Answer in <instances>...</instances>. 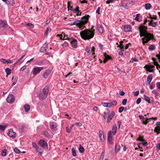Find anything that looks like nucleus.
Returning a JSON list of instances; mask_svg holds the SVG:
<instances>
[{
    "label": "nucleus",
    "mask_w": 160,
    "mask_h": 160,
    "mask_svg": "<svg viewBox=\"0 0 160 160\" xmlns=\"http://www.w3.org/2000/svg\"><path fill=\"white\" fill-rule=\"evenodd\" d=\"M140 37H144L142 40V43L144 45L145 43L148 42L150 40L153 39V36L150 33H148L146 30L147 27L144 26H141L139 28Z\"/></svg>",
    "instance_id": "nucleus-1"
},
{
    "label": "nucleus",
    "mask_w": 160,
    "mask_h": 160,
    "mask_svg": "<svg viewBox=\"0 0 160 160\" xmlns=\"http://www.w3.org/2000/svg\"><path fill=\"white\" fill-rule=\"evenodd\" d=\"M95 30L92 26L90 29H86L80 32L81 38L84 40H89L92 38L95 34Z\"/></svg>",
    "instance_id": "nucleus-2"
},
{
    "label": "nucleus",
    "mask_w": 160,
    "mask_h": 160,
    "mask_svg": "<svg viewBox=\"0 0 160 160\" xmlns=\"http://www.w3.org/2000/svg\"><path fill=\"white\" fill-rule=\"evenodd\" d=\"M90 16L88 15H86L83 17L80 20H77L73 23H71L70 25L73 26L75 25L78 26L79 28L82 30L85 28L84 25L88 22L89 18Z\"/></svg>",
    "instance_id": "nucleus-3"
},
{
    "label": "nucleus",
    "mask_w": 160,
    "mask_h": 160,
    "mask_svg": "<svg viewBox=\"0 0 160 160\" xmlns=\"http://www.w3.org/2000/svg\"><path fill=\"white\" fill-rule=\"evenodd\" d=\"M113 135L112 134V131H108V141L109 144H112L113 143Z\"/></svg>",
    "instance_id": "nucleus-4"
},
{
    "label": "nucleus",
    "mask_w": 160,
    "mask_h": 160,
    "mask_svg": "<svg viewBox=\"0 0 160 160\" xmlns=\"http://www.w3.org/2000/svg\"><path fill=\"white\" fill-rule=\"evenodd\" d=\"M68 41L70 42L72 46L75 48H76L77 47V42L76 39H75L73 38L68 39Z\"/></svg>",
    "instance_id": "nucleus-5"
},
{
    "label": "nucleus",
    "mask_w": 160,
    "mask_h": 160,
    "mask_svg": "<svg viewBox=\"0 0 160 160\" xmlns=\"http://www.w3.org/2000/svg\"><path fill=\"white\" fill-rule=\"evenodd\" d=\"M8 27L6 21L0 20V29H4L8 28Z\"/></svg>",
    "instance_id": "nucleus-6"
},
{
    "label": "nucleus",
    "mask_w": 160,
    "mask_h": 160,
    "mask_svg": "<svg viewBox=\"0 0 160 160\" xmlns=\"http://www.w3.org/2000/svg\"><path fill=\"white\" fill-rule=\"evenodd\" d=\"M38 144L43 148H48V144L43 139H40L38 142Z\"/></svg>",
    "instance_id": "nucleus-7"
},
{
    "label": "nucleus",
    "mask_w": 160,
    "mask_h": 160,
    "mask_svg": "<svg viewBox=\"0 0 160 160\" xmlns=\"http://www.w3.org/2000/svg\"><path fill=\"white\" fill-rule=\"evenodd\" d=\"M43 69V67H35L33 70V74L36 76L37 74L39 73L40 71Z\"/></svg>",
    "instance_id": "nucleus-8"
},
{
    "label": "nucleus",
    "mask_w": 160,
    "mask_h": 160,
    "mask_svg": "<svg viewBox=\"0 0 160 160\" xmlns=\"http://www.w3.org/2000/svg\"><path fill=\"white\" fill-rule=\"evenodd\" d=\"M14 96L12 94L9 95L7 98L8 102L11 104L12 103L14 102Z\"/></svg>",
    "instance_id": "nucleus-9"
},
{
    "label": "nucleus",
    "mask_w": 160,
    "mask_h": 160,
    "mask_svg": "<svg viewBox=\"0 0 160 160\" xmlns=\"http://www.w3.org/2000/svg\"><path fill=\"white\" fill-rule=\"evenodd\" d=\"M49 127L52 131L57 130V125L55 122H51L49 124Z\"/></svg>",
    "instance_id": "nucleus-10"
},
{
    "label": "nucleus",
    "mask_w": 160,
    "mask_h": 160,
    "mask_svg": "<svg viewBox=\"0 0 160 160\" xmlns=\"http://www.w3.org/2000/svg\"><path fill=\"white\" fill-rule=\"evenodd\" d=\"M16 132H14L12 129H11L8 130V135L10 137L12 138H14L16 136Z\"/></svg>",
    "instance_id": "nucleus-11"
},
{
    "label": "nucleus",
    "mask_w": 160,
    "mask_h": 160,
    "mask_svg": "<svg viewBox=\"0 0 160 160\" xmlns=\"http://www.w3.org/2000/svg\"><path fill=\"white\" fill-rule=\"evenodd\" d=\"M48 96L46 93H44L42 92L39 95V98L40 100H44Z\"/></svg>",
    "instance_id": "nucleus-12"
},
{
    "label": "nucleus",
    "mask_w": 160,
    "mask_h": 160,
    "mask_svg": "<svg viewBox=\"0 0 160 160\" xmlns=\"http://www.w3.org/2000/svg\"><path fill=\"white\" fill-rule=\"evenodd\" d=\"M3 2L6 3V4L10 6H13L14 4V1L13 0H2Z\"/></svg>",
    "instance_id": "nucleus-13"
},
{
    "label": "nucleus",
    "mask_w": 160,
    "mask_h": 160,
    "mask_svg": "<svg viewBox=\"0 0 160 160\" xmlns=\"http://www.w3.org/2000/svg\"><path fill=\"white\" fill-rule=\"evenodd\" d=\"M108 117L107 118V122H110V120L112 119L113 117L115 115V113L114 112L112 111L110 114H108Z\"/></svg>",
    "instance_id": "nucleus-14"
},
{
    "label": "nucleus",
    "mask_w": 160,
    "mask_h": 160,
    "mask_svg": "<svg viewBox=\"0 0 160 160\" xmlns=\"http://www.w3.org/2000/svg\"><path fill=\"white\" fill-rule=\"evenodd\" d=\"M146 67H147V70L149 72H152L153 71V68H154V66L153 65H149L148 66L147 65H146L144 68H145Z\"/></svg>",
    "instance_id": "nucleus-15"
},
{
    "label": "nucleus",
    "mask_w": 160,
    "mask_h": 160,
    "mask_svg": "<svg viewBox=\"0 0 160 160\" xmlns=\"http://www.w3.org/2000/svg\"><path fill=\"white\" fill-rule=\"evenodd\" d=\"M48 45L46 43L44 44L41 48L40 51L41 52H44L46 51V48H47Z\"/></svg>",
    "instance_id": "nucleus-16"
},
{
    "label": "nucleus",
    "mask_w": 160,
    "mask_h": 160,
    "mask_svg": "<svg viewBox=\"0 0 160 160\" xmlns=\"http://www.w3.org/2000/svg\"><path fill=\"white\" fill-rule=\"evenodd\" d=\"M124 31L126 32H130L131 31V27L129 25H126L124 27Z\"/></svg>",
    "instance_id": "nucleus-17"
},
{
    "label": "nucleus",
    "mask_w": 160,
    "mask_h": 160,
    "mask_svg": "<svg viewBox=\"0 0 160 160\" xmlns=\"http://www.w3.org/2000/svg\"><path fill=\"white\" fill-rule=\"evenodd\" d=\"M99 138L100 140L102 142H103L104 141V136L103 134V132L101 130L99 132Z\"/></svg>",
    "instance_id": "nucleus-18"
},
{
    "label": "nucleus",
    "mask_w": 160,
    "mask_h": 160,
    "mask_svg": "<svg viewBox=\"0 0 160 160\" xmlns=\"http://www.w3.org/2000/svg\"><path fill=\"white\" fill-rule=\"evenodd\" d=\"M49 90V87L48 86H46L42 89V92H43L44 93H46L48 95V92Z\"/></svg>",
    "instance_id": "nucleus-19"
},
{
    "label": "nucleus",
    "mask_w": 160,
    "mask_h": 160,
    "mask_svg": "<svg viewBox=\"0 0 160 160\" xmlns=\"http://www.w3.org/2000/svg\"><path fill=\"white\" fill-rule=\"evenodd\" d=\"M51 72L49 70H46L45 73L43 74V76L45 78H47L50 74V73Z\"/></svg>",
    "instance_id": "nucleus-20"
},
{
    "label": "nucleus",
    "mask_w": 160,
    "mask_h": 160,
    "mask_svg": "<svg viewBox=\"0 0 160 160\" xmlns=\"http://www.w3.org/2000/svg\"><path fill=\"white\" fill-rule=\"evenodd\" d=\"M152 74L149 75L147 77V84H149L151 82L152 79Z\"/></svg>",
    "instance_id": "nucleus-21"
},
{
    "label": "nucleus",
    "mask_w": 160,
    "mask_h": 160,
    "mask_svg": "<svg viewBox=\"0 0 160 160\" xmlns=\"http://www.w3.org/2000/svg\"><path fill=\"white\" fill-rule=\"evenodd\" d=\"M117 130V127L116 125H114L113 126L112 128V134L113 135H115Z\"/></svg>",
    "instance_id": "nucleus-22"
},
{
    "label": "nucleus",
    "mask_w": 160,
    "mask_h": 160,
    "mask_svg": "<svg viewBox=\"0 0 160 160\" xmlns=\"http://www.w3.org/2000/svg\"><path fill=\"white\" fill-rule=\"evenodd\" d=\"M151 118H144V119H142L141 121L142 122V123L145 125H146L148 122H149V120L150 119H151Z\"/></svg>",
    "instance_id": "nucleus-23"
},
{
    "label": "nucleus",
    "mask_w": 160,
    "mask_h": 160,
    "mask_svg": "<svg viewBox=\"0 0 160 160\" xmlns=\"http://www.w3.org/2000/svg\"><path fill=\"white\" fill-rule=\"evenodd\" d=\"M151 118H144V119H142L141 121L142 122V123L145 125H146L148 122H149V120L150 119H151Z\"/></svg>",
    "instance_id": "nucleus-24"
},
{
    "label": "nucleus",
    "mask_w": 160,
    "mask_h": 160,
    "mask_svg": "<svg viewBox=\"0 0 160 160\" xmlns=\"http://www.w3.org/2000/svg\"><path fill=\"white\" fill-rule=\"evenodd\" d=\"M97 29L99 32L102 33L103 32V30L102 28L101 25L98 24L97 25Z\"/></svg>",
    "instance_id": "nucleus-25"
},
{
    "label": "nucleus",
    "mask_w": 160,
    "mask_h": 160,
    "mask_svg": "<svg viewBox=\"0 0 160 160\" xmlns=\"http://www.w3.org/2000/svg\"><path fill=\"white\" fill-rule=\"evenodd\" d=\"M104 56L105 58L103 60V62L105 63L108 59H110V57L109 55H107L106 53H104Z\"/></svg>",
    "instance_id": "nucleus-26"
},
{
    "label": "nucleus",
    "mask_w": 160,
    "mask_h": 160,
    "mask_svg": "<svg viewBox=\"0 0 160 160\" xmlns=\"http://www.w3.org/2000/svg\"><path fill=\"white\" fill-rule=\"evenodd\" d=\"M148 21L149 22L148 23V24L149 25H151L152 27H155L156 26V23L155 22H153L152 20H148Z\"/></svg>",
    "instance_id": "nucleus-27"
},
{
    "label": "nucleus",
    "mask_w": 160,
    "mask_h": 160,
    "mask_svg": "<svg viewBox=\"0 0 160 160\" xmlns=\"http://www.w3.org/2000/svg\"><path fill=\"white\" fill-rule=\"evenodd\" d=\"M103 106L104 107L110 108L112 106V104L111 102L107 103L105 102L102 103Z\"/></svg>",
    "instance_id": "nucleus-28"
},
{
    "label": "nucleus",
    "mask_w": 160,
    "mask_h": 160,
    "mask_svg": "<svg viewBox=\"0 0 160 160\" xmlns=\"http://www.w3.org/2000/svg\"><path fill=\"white\" fill-rule=\"evenodd\" d=\"M109 113V110L108 109H107L106 112H104V113L103 118L104 119H106L108 117V115Z\"/></svg>",
    "instance_id": "nucleus-29"
},
{
    "label": "nucleus",
    "mask_w": 160,
    "mask_h": 160,
    "mask_svg": "<svg viewBox=\"0 0 160 160\" xmlns=\"http://www.w3.org/2000/svg\"><path fill=\"white\" fill-rule=\"evenodd\" d=\"M7 126V124H4L3 125H0V131H4Z\"/></svg>",
    "instance_id": "nucleus-30"
},
{
    "label": "nucleus",
    "mask_w": 160,
    "mask_h": 160,
    "mask_svg": "<svg viewBox=\"0 0 160 160\" xmlns=\"http://www.w3.org/2000/svg\"><path fill=\"white\" fill-rule=\"evenodd\" d=\"M154 132H156L157 134L160 133V127L158 126L155 128Z\"/></svg>",
    "instance_id": "nucleus-31"
},
{
    "label": "nucleus",
    "mask_w": 160,
    "mask_h": 160,
    "mask_svg": "<svg viewBox=\"0 0 160 160\" xmlns=\"http://www.w3.org/2000/svg\"><path fill=\"white\" fill-rule=\"evenodd\" d=\"M24 109L25 111L27 112H28L30 110V106L28 104H26L24 105Z\"/></svg>",
    "instance_id": "nucleus-32"
},
{
    "label": "nucleus",
    "mask_w": 160,
    "mask_h": 160,
    "mask_svg": "<svg viewBox=\"0 0 160 160\" xmlns=\"http://www.w3.org/2000/svg\"><path fill=\"white\" fill-rule=\"evenodd\" d=\"M143 96L145 100L148 103H151V100L150 98L145 95H144Z\"/></svg>",
    "instance_id": "nucleus-33"
},
{
    "label": "nucleus",
    "mask_w": 160,
    "mask_h": 160,
    "mask_svg": "<svg viewBox=\"0 0 160 160\" xmlns=\"http://www.w3.org/2000/svg\"><path fill=\"white\" fill-rule=\"evenodd\" d=\"M155 46L154 44H151L148 48V49L149 51H153L155 49Z\"/></svg>",
    "instance_id": "nucleus-34"
},
{
    "label": "nucleus",
    "mask_w": 160,
    "mask_h": 160,
    "mask_svg": "<svg viewBox=\"0 0 160 160\" xmlns=\"http://www.w3.org/2000/svg\"><path fill=\"white\" fill-rule=\"evenodd\" d=\"M120 150V146H118L117 144H116L115 146V152L117 153Z\"/></svg>",
    "instance_id": "nucleus-35"
},
{
    "label": "nucleus",
    "mask_w": 160,
    "mask_h": 160,
    "mask_svg": "<svg viewBox=\"0 0 160 160\" xmlns=\"http://www.w3.org/2000/svg\"><path fill=\"white\" fill-rule=\"evenodd\" d=\"M43 135L46 137H50L51 135L48 132L45 131L43 132Z\"/></svg>",
    "instance_id": "nucleus-36"
},
{
    "label": "nucleus",
    "mask_w": 160,
    "mask_h": 160,
    "mask_svg": "<svg viewBox=\"0 0 160 160\" xmlns=\"http://www.w3.org/2000/svg\"><path fill=\"white\" fill-rule=\"evenodd\" d=\"M151 5L149 3L146 4L145 5V9L146 10L149 9L151 7Z\"/></svg>",
    "instance_id": "nucleus-37"
},
{
    "label": "nucleus",
    "mask_w": 160,
    "mask_h": 160,
    "mask_svg": "<svg viewBox=\"0 0 160 160\" xmlns=\"http://www.w3.org/2000/svg\"><path fill=\"white\" fill-rule=\"evenodd\" d=\"M79 150L81 153H83L84 151V148L80 144H79Z\"/></svg>",
    "instance_id": "nucleus-38"
},
{
    "label": "nucleus",
    "mask_w": 160,
    "mask_h": 160,
    "mask_svg": "<svg viewBox=\"0 0 160 160\" xmlns=\"http://www.w3.org/2000/svg\"><path fill=\"white\" fill-rule=\"evenodd\" d=\"M5 71L7 75H9L11 73V70L9 68H7L5 69Z\"/></svg>",
    "instance_id": "nucleus-39"
},
{
    "label": "nucleus",
    "mask_w": 160,
    "mask_h": 160,
    "mask_svg": "<svg viewBox=\"0 0 160 160\" xmlns=\"http://www.w3.org/2000/svg\"><path fill=\"white\" fill-rule=\"evenodd\" d=\"M72 154L73 157H76L77 154L74 148H72Z\"/></svg>",
    "instance_id": "nucleus-40"
},
{
    "label": "nucleus",
    "mask_w": 160,
    "mask_h": 160,
    "mask_svg": "<svg viewBox=\"0 0 160 160\" xmlns=\"http://www.w3.org/2000/svg\"><path fill=\"white\" fill-rule=\"evenodd\" d=\"M71 4L70 3V2H68V10H71L72 11V7L71 6H70Z\"/></svg>",
    "instance_id": "nucleus-41"
},
{
    "label": "nucleus",
    "mask_w": 160,
    "mask_h": 160,
    "mask_svg": "<svg viewBox=\"0 0 160 160\" xmlns=\"http://www.w3.org/2000/svg\"><path fill=\"white\" fill-rule=\"evenodd\" d=\"M7 150L4 149L2 152V156H5L6 155Z\"/></svg>",
    "instance_id": "nucleus-42"
},
{
    "label": "nucleus",
    "mask_w": 160,
    "mask_h": 160,
    "mask_svg": "<svg viewBox=\"0 0 160 160\" xmlns=\"http://www.w3.org/2000/svg\"><path fill=\"white\" fill-rule=\"evenodd\" d=\"M79 9V7H77L75 9H73L72 10V12L75 13H77V12H78V9Z\"/></svg>",
    "instance_id": "nucleus-43"
},
{
    "label": "nucleus",
    "mask_w": 160,
    "mask_h": 160,
    "mask_svg": "<svg viewBox=\"0 0 160 160\" xmlns=\"http://www.w3.org/2000/svg\"><path fill=\"white\" fill-rule=\"evenodd\" d=\"M14 151L17 154H19L21 153L20 150L17 148H14Z\"/></svg>",
    "instance_id": "nucleus-44"
},
{
    "label": "nucleus",
    "mask_w": 160,
    "mask_h": 160,
    "mask_svg": "<svg viewBox=\"0 0 160 160\" xmlns=\"http://www.w3.org/2000/svg\"><path fill=\"white\" fill-rule=\"evenodd\" d=\"M118 47H120L122 51H124V46L122 43H121V44H120L119 45H118Z\"/></svg>",
    "instance_id": "nucleus-45"
},
{
    "label": "nucleus",
    "mask_w": 160,
    "mask_h": 160,
    "mask_svg": "<svg viewBox=\"0 0 160 160\" xmlns=\"http://www.w3.org/2000/svg\"><path fill=\"white\" fill-rule=\"evenodd\" d=\"M25 24L26 25H27L29 26V27H30L31 28H34V25L33 24L31 23H26Z\"/></svg>",
    "instance_id": "nucleus-46"
},
{
    "label": "nucleus",
    "mask_w": 160,
    "mask_h": 160,
    "mask_svg": "<svg viewBox=\"0 0 160 160\" xmlns=\"http://www.w3.org/2000/svg\"><path fill=\"white\" fill-rule=\"evenodd\" d=\"M32 145L33 147L35 148L36 150H38V146L37 145L36 143L34 142H32Z\"/></svg>",
    "instance_id": "nucleus-47"
},
{
    "label": "nucleus",
    "mask_w": 160,
    "mask_h": 160,
    "mask_svg": "<svg viewBox=\"0 0 160 160\" xmlns=\"http://www.w3.org/2000/svg\"><path fill=\"white\" fill-rule=\"evenodd\" d=\"M137 140H139L142 142L144 141V140L143 139V137L140 136L137 139Z\"/></svg>",
    "instance_id": "nucleus-48"
},
{
    "label": "nucleus",
    "mask_w": 160,
    "mask_h": 160,
    "mask_svg": "<svg viewBox=\"0 0 160 160\" xmlns=\"http://www.w3.org/2000/svg\"><path fill=\"white\" fill-rule=\"evenodd\" d=\"M124 109V107L123 106L120 107L119 109L118 112L120 113L122 112Z\"/></svg>",
    "instance_id": "nucleus-49"
},
{
    "label": "nucleus",
    "mask_w": 160,
    "mask_h": 160,
    "mask_svg": "<svg viewBox=\"0 0 160 160\" xmlns=\"http://www.w3.org/2000/svg\"><path fill=\"white\" fill-rule=\"evenodd\" d=\"M152 92L153 94H154L156 96L158 95V92L156 90H154L152 91Z\"/></svg>",
    "instance_id": "nucleus-50"
},
{
    "label": "nucleus",
    "mask_w": 160,
    "mask_h": 160,
    "mask_svg": "<svg viewBox=\"0 0 160 160\" xmlns=\"http://www.w3.org/2000/svg\"><path fill=\"white\" fill-rule=\"evenodd\" d=\"M127 101V100L126 99H124L122 102V103L123 105H126Z\"/></svg>",
    "instance_id": "nucleus-51"
},
{
    "label": "nucleus",
    "mask_w": 160,
    "mask_h": 160,
    "mask_svg": "<svg viewBox=\"0 0 160 160\" xmlns=\"http://www.w3.org/2000/svg\"><path fill=\"white\" fill-rule=\"evenodd\" d=\"M141 101V98H139L137 99L136 103L137 104H138Z\"/></svg>",
    "instance_id": "nucleus-52"
},
{
    "label": "nucleus",
    "mask_w": 160,
    "mask_h": 160,
    "mask_svg": "<svg viewBox=\"0 0 160 160\" xmlns=\"http://www.w3.org/2000/svg\"><path fill=\"white\" fill-rule=\"evenodd\" d=\"M71 129L70 128H69L68 127H66V131L67 132L70 133L71 131Z\"/></svg>",
    "instance_id": "nucleus-53"
},
{
    "label": "nucleus",
    "mask_w": 160,
    "mask_h": 160,
    "mask_svg": "<svg viewBox=\"0 0 160 160\" xmlns=\"http://www.w3.org/2000/svg\"><path fill=\"white\" fill-rule=\"evenodd\" d=\"M139 16H140L139 14H137L136 17L135 18V20L137 21H138L139 18Z\"/></svg>",
    "instance_id": "nucleus-54"
},
{
    "label": "nucleus",
    "mask_w": 160,
    "mask_h": 160,
    "mask_svg": "<svg viewBox=\"0 0 160 160\" xmlns=\"http://www.w3.org/2000/svg\"><path fill=\"white\" fill-rule=\"evenodd\" d=\"M111 103L112 104V105H116L117 104V101L116 100H114V101H112L111 102Z\"/></svg>",
    "instance_id": "nucleus-55"
},
{
    "label": "nucleus",
    "mask_w": 160,
    "mask_h": 160,
    "mask_svg": "<svg viewBox=\"0 0 160 160\" xmlns=\"http://www.w3.org/2000/svg\"><path fill=\"white\" fill-rule=\"evenodd\" d=\"M50 29H49V28H47V29H46V32L45 33V35H48V32H50Z\"/></svg>",
    "instance_id": "nucleus-56"
},
{
    "label": "nucleus",
    "mask_w": 160,
    "mask_h": 160,
    "mask_svg": "<svg viewBox=\"0 0 160 160\" xmlns=\"http://www.w3.org/2000/svg\"><path fill=\"white\" fill-rule=\"evenodd\" d=\"M0 61L4 63H7V60L3 58L1 59Z\"/></svg>",
    "instance_id": "nucleus-57"
},
{
    "label": "nucleus",
    "mask_w": 160,
    "mask_h": 160,
    "mask_svg": "<svg viewBox=\"0 0 160 160\" xmlns=\"http://www.w3.org/2000/svg\"><path fill=\"white\" fill-rule=\"evenodd\" d=\"M85 51L87 52H89L90 51V48L89 47H87L85 49Z\"/></svg>",
    "instance_id": "nucleus-58"
},
{
    "label": "nucleus",
    "mask_w": 160,
    "mask_h": 160,
    "mask_svg": "<svg viewBox=\"0 0 160 160\" xmlns=\"http://www.w3.org/2000/svg\"><path fill=\"white\" fill-rule=\"evenodd\" d=\"M100 8L99 7H98L96 11V13L98 14H100Z\"/></svg>",
    "instance_id": "nucleus-59"
},
{
    "label": "nucleus",
    "mask_w": 160,
    "mask_h": 160,
    "mask_svg": "<svg viewBox=\"0 0 160 160\" xmlns=\"http://www.w3.org/2000/svg\"><path fill=\"white\" fill-rule=\"evenodd\" d=\"M7 63H13V60H7Z\"/></svg>",
    "instance_id": "nucleus-60"
},
{
    "label": "nucleus",
    "mask_w": 160,
    "mask_h": 160,
    "mask_svg": "<svg viewBox=\"0 0 160 160\" xmlns=\"http://www.w3.org/2000/svg\"><path fill=\"white\" fill-rule=\"evenodd\" d=\"M139 93V91H137L135 92L134 93V96H138Z\"/></svg>",
    "instance_id": "nucleus-61"
},
{
    "label": "nucleus",
    "mask_w": 160,
    "mask_h": 160,
    "mask_svg": "<svg viewBox=\"0 0 160 160\" xmlns=\"http://www.w3.org/2000/svg\"><path fill=\"white\" fill-rule=\"evenodd\" d=\"M75 124L77 126L79 127L81 126L82 125V123L79 122H76L75 123Z\"/></svg>",
    "instance_id": "nucleus-62"
},
{
    "label": "nucleus",
    "mask_w": 160,
    "mask_h": 160,
    "mask_svg": "<svg viewBox=\"0 0 160 160\" xmlns=\"http://www.w3.org/2000/svg\"><path fill=\"white\" fill-rule=\"evenodd\" d=\"M77 13H76L77 16H78L79 15H81L82 12H80L79 9H78V12H77Z\"/></svg>",
    "instance_id": "nucleus-63"
},
{
    "label": "nucleus",
    "mask_w": 160,
    "mask_h": 160,
    "mask_svg": "<svg viewBox=\"0 0 160 160\" xmlns=\"http://www.w3.org/2000/svg\"><path fill=\"white\" fill-rule=\"evenodd\" d=\"M156 85L158 88L160 89V82H157L156 83Z\"/></svg>",
    "instance_id": "nucleus-64"
}]
</instances>
